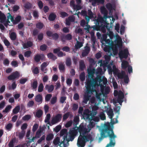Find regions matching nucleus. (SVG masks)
Masks as SVG:
<instances>
[{"instance_id": "nucleus-1", "label": "nucleus", "mask_w": 147, "mask_h": 147, "mask_svg": "<svg viewBox=\"0 0 147 147\" xmlns=\"http://www.w3.org/2000/svg\"><path fill=\"white\" fill-rule=\"evenodd\" d=\"M105 60L102 61L100 60L98 63H100V66L101 68H98L96 71V77L94 78L93 76L94 74V69H91L89 67L88 69V78L86 82V91L85 93L83 102L86 104L89 97L92 94H96L97 99L99 101H102L104 104L105 103L104 100L106 99V94H108L110 91L109 88L108 87H105L106 84L107 82V78L104 76H101L106 71V67H107L109 74L111 75L112 72L114 75L117 76L118 78L124 79L125 83H127L129 81L127 76L125 75V72L122 71L119 73L118 69L113 64L112 61L108 65V62L110 59V55H105Z\"/></svg>"}, {"instance_id": "nucleus-2", "label": "nucleus", "mask_w": 147, "mask_h": 147, "mask_svg": "<svg viewBox=\"0 0 147 147\" xmlns=\"http://www.w3.org/2000/svg\"><path fill=\"white\" fill-rule=\"evenodd\" d=\"M108 35L110 39H107V35H103V38L100 40L102 43V47L103 48L104 51L108 52L109 55H115L117 53L118 48L120 49V51L119 54V57L122 62L121 64V68L124 69L128 67V71L129 73H132V67L129 65L128 63L125 61L122 60V59L124 58H126L128 56L129 53L127 48L123 47L122 48V42L121 38L118 34L115 35V39L113 42L112 39L113 35L112 32L109 31L108 33Z\"/></svg>"}, {"instance_id": "nucleus-3", "label": "nucleus", "mask_w": 147, "mask_h": 147, "mask_svg": "<svg viewBox=\"0 0 147 147\" xmlns=\"http://www.w3.org/2000/svg\"><path fill=\"white\" fill-rule=\"evenodd\" d=\"M106 7L109 11V14L110 16H107L108 12L106 9L104 7H102L100 8V10L101 13L104 15L103 18L99 16L98 18L96 19L95 15L93 14L92 11L90 10L88 11L89 17L87 16H86V19L87 20V23L89 22L90 18H94L93 20L96 21L97 22L100 26V29H101L102 31L104 33L106 32V28L109 30H110L112 28L111 26L110 28H108V26L110 25L108 20H110V23L111 24H113L115 20L112 15L113 11V10H115L114 6L113 5H112L110 3H108L107 4Z\"/></svg>"}, {"instance_id": "nucleus-4", "label": "nucleus", "mask_w": 147, "mask_h": 147, "mask_svg": "<svg viewBox=\"0 0 147 147\" xmlns=\"http://www.w3.org/2000/svg\"><path fill=\"white\" fill-rule=\"evenodd\" d=\"M105 109L104 111H106L107 113L109 118L111 119L110 123L112 124L111 126L110 123L109 122L105 123L102 127V129H100L101 132V138H100L98 140V142H100L102 138L109 137L110 138V142L107 144L106 147H114L115 144V138L116 137V136L114 135L113 129V126L112 125L117 123V121L116 119V121L114 122L113 119H112L113 114L112 110L110 107H105Z\"/></svg>"}, {"instance_id": "nucleus-5", "label": "nucleus", "mask_w": 147, "mask_h": 147, "mask_svg": "<svg viewBox=\"0 0 147 147\" xmlns=\"http://www.w3.org/2000/svg\"><path fill=\"white\" fill-rule=\"evenodd\" d=\"M94 125V123L91 120L88 126H86L85 124L82 123L77 128L80 134L77 143L78 147H84L86 142H89L91 143L94 140L95 137L94 134L93 133H89V132Z\"/></svg>"}, {"instance_id": "nucleus-6", "label": "nucleus", "mask_w": 147, "mask_h": 147, "mask_svg": "<svg viewBox=\"0 0 147 147\" xmlns=\"http://www.w3.org/2000/svg\"><path fill=\"white\" fill-rule=\"evenodd\" d=\"M96 101L94 98H92L91 99V103L92 104L94 103V105L91 108H90V111L88 109H86L84 111L83 115V117L84 119H90V116L92 117L96 114V110L98 109V107L97 106L98 104H96V103L95 102Z\"/></svg>"}, {"instance_id": "nucleus-7", "label": "nucleus", "mask_w": 147, "mask_h": 147, "mask_svg": "<svg viewBox=\"0 0 147 147\" xmlns=\"http://www.w3.org/2000/svg\"><path fill=\"white\" fill-rule=\"evenodd\" d=\"M114 94L115 96H118L117 102H115V101L114 102L115 105L116 106V103H119L121 105L124 97L123 93L121 91L118 92L117 90H115L114 92Z\"/></svg>"}, {"instance_id": "nucleus-8", "label": "nucleus", "mask_w": 147, "mask_h": 147, "mask_svg": "<svg viewBox=\"0 0 147 147\" xmlns=\"http://www.w3.org/2000/svg\"><path fill=\"white\" fill-rule=\"evenodd\" d=\"M0 22L1 23H3L6 27L7 25L11 26L12 25V24L10 23V22L7 19H6L5 16L1 11H0Z\"/></svg>"}, {"instance_id": "nucleus-9", "label": "nucleus", "mask_w": 147, "mask_h": 147, "mask_svg": "<svg viewBox=\"0 0 147 147\" xmlns=\"http://www.w3.org/2000/svg\"><path fill=\"white\" fill-rule=\"evenodd\" d=\"M8 16H7V18L8 20L9 21V20L11 21L10 23L12 24H16L18 22H19L21 19V17L20 16H18L14 20L12 16L9 13H8Z\"/></svg>"}, {"instance_id": "nucleus-10", "label": "nucleus", "mask_w": 147, "mask_h": 147, "mask_svg": "<svg viewBox=\"0 0 147 147\" xmlns=\"http://www.w3.org/2000/svg\"><path fill=\"white\" fill-rule=\"evenodd\" d=\"M77 133V131L75 129H73L70 130L69 134H67L69 138H68V140L72 141L74 139L75 136L76 135Z\"/></svg>"}, {"instance_id": "nucleus-11", "label": "nucleus", "mask_w": 147, "mask_h": 147, "mask_svg": "<svg viewBox=\"0 0 147 147\" xmlns=\"http://www.w3.org/2000/svg\"><path fill=\"white\" fill-rule=\"evenodd\" d=\"M61 117L60 114H58L55 117H53L49 124L51 126L59 122L60 121Z\"/></svg>"}, {"instance_id": "nucleus-12", "label": "nucleus", "mask_w": 147, "mask_h": 147, "mask_svg": "<svg viewBox=\"0 0 147 147\" xmlns=\"http://www.w3.org/2000/svg\"><path fill=\"white\" fill-rule=\"evenodd\" d=\"M76 2L78 5L76 6L74 5V1H71L70 3V6L73 7L74 9L76 10V11L77 10H78L81 8V6L79 5V4L81 2V0H76Z\"/></svg>"}, {"instance_id": "nucleus-13", "label": "nucleus", "mask_w": 147, "mask_h": 147, "mask_svg": "<svg viewBox=\"0 0 147 147\" xmlns=\"http://www.w3.org/2000/svg\"><path fill=\"white\" fill-rule=\"evenodd\" d=\"M53 143L55 145H59L61 147H62L63 146L65 147L63 142L61 143H60V139L58 137L56 138L54 140Z\"/></svg>"}, {"instance_id": "nucleus-14", "label": "nucleus", "mask_w": 147, "mask_h": 147, "mask_svg": "<svg viewBox=\"0 0 147 147\" xmlns=\"http://www.w3.org/2000/svg\"><path fill=\"white\" fill-rule=\"evenodd\" d=\"M19 76V74L18 72L16 71L12 75L8 77V79L9 80H13Z\"/></svg>"}, {"instance_id": "nucleus-15", "label": "nucleus", "mask_w": 147, "mask_h": 147, "mask_svg": "<svg viewBox=\"0 0 147 147\" xmlns=\"http://www.w3.org/2000/svg\"><path fill=\"white\" fill-rule=\"evenodd\" d=\"M45 56L44 55L41 54L40 55H36L34 57L35 61L38 62L39 61L40 59L43 60L44 59Z\"/></svg>"}, {"instance_id": "nucleus-16", "label": "nucleus", "mask_w": 147, "mask_h": 147, "mask_svg": "<svg viewBox=\"0 0 147 147\" xmlns=\"http://www.w3.org/2000/svg\"><path fill=\"white\" fill-rule=\"evenodd\" d=\"M42 131V129L40 127V128L37 131L36 136L35 137H34L32 139V141L34 142V140L38 138H39L41 135V132Z\"/></svg>"}, {"instance_id": "nucleus-17", "label": "nucleus", "mask_w": 147, "mask_h": 147, "mask_svg": "<svg viewBox=\"0 0 147 147\" xmlns=\"http://www.w3.org/2000/svg\"><path fill=\"white\" fill-rule=\"evenodd\" d=\"M89 1L92 2V4L93 6H95L96 4L103 3L104 1V0H89Z\"/></svg>"}, {"instance_id": "nucleus-18", "label": "nucleus", "mask_w": 147, "mask_h": 147, "mask_svg": "<svg viewBox=\"0 0 147 147\" xmlns=\"http://www.w3.org/2000/svg\"><path fill=\"white\" fill-rule=\"evenodd\" d=\"M75 18L73 16L69 17L66 20V24L67 25H69L71 22H73L75 20Z\"/></svg>"}, {"instance_id": "nucleus-19", "label": "nucleus", "mask_w": 147, "mask_h": 147, "mask_svg": "<svg viewBox=\"0 0 147 147\" xmlns=\"http://www.w3.org/2000/svg\"><path fill=\"white\" fill-rule=\"evenodd\" d=\"M35 100L39 103V104H41L42 101V96L40 94L37 95L35 97Z\"/></svg>"}, {"instance_id": "nucleus-20", "label": "nucleus", "mask_w": 147, "mask_h": 147, "mask_svg": "<svg viewBox=\"0 0 147 147\" xmlns=\"http://www.w3.org/2000/svg\"><path fill=\"white\" fill-rule=\"evenodd\" d=\"M45 88L46 90H48L49 92H50L53 90L54 86L52 85H47L46 86Z\"/></svg>"}, {"instance_id": "nucleus-21", "label": "nucleus", "mask_w": 147, "mask_h": 147, "mask_svg": "<svg viewBox=\"0 0 147 147\" xmlns=\"http://www.w3.org/2000/svg\"><path fill=\"white\" fill-rule=\"evenodd\" d=\"M60 49L59 48H57L54 50V52L55 53H57L59 57H62L64 55V54L62 52L60 51Z\"/></svg>"}, {"instance_id": "nucleus-22", "label": "nucleus", "mask_w": 147, "mask_h": 147, "mask_svg": "<svg viewBox=\"0 0 147 147\" xmlns=\"http://www.w3.org/2000/svg\"><path fill=\"white\" fill-rule=\"evenodd\" d=\"M67 133V130L66 129H62L60 133V136H63L64 139H67V137L66 136V134Z\"/></svg>"}, {"instance_id": "nucleus-23", "label": "nucleus", "mask_w": 147, "mask_h": 147, "mask_svg": "<svg viewBox=\"0 0 147 147\" xmlns=\"http://www.w3.org/2000/svg\"><path fill=\"white\" fill-rule=\"evenodd\" d=\"M48 64V63L46 62L43 63L41 65V70L43 72H44L45 73H46L45 72V71L46 70V69L45 68L47 66Z\"/></svg>"}, {"instance_id": "nucleus-24", "label": "nucleus", "mask_w": 147, "mask_h": 147, "mask_svg": "<svg viewBox=\"0 0 147 147\" xmlns=\"http://www.w3.org/2000/svg\"><path fill=\"white\" fill-rule=\"evenodd\" d=\"M32 45V43L30 42H28L27 43H25L23 44L24 48H27L29 47H31Z\"/></svg>"}, {"instance_id": "nucleus-25", "label": "nucleus", "mask_w": 147, "mask_h": 147, "mask_svg": "<svg viewBox=\"0 0 147 147\" xmlns=\"http://www.w3.org/2000/svg\"><path fill=\"white\" fill-rule=\"evenodd\" d=\"M90 51V48L89 47L86 46L85 47V50L84 52L83 53L82 55L83 56L87 55Z\"/></svg>"}, {"instance_id": "nucleus-26", "label": "nucleus", "mask_w": 147, "mask_h": 147, "mask_svg": "<svg viewBox=\"0 0 147 147\" xmlns=\"http://www.w3.org/2000/svg\"><path fill=\"white\" fill-rule=\"evenodd\" d=\"M110 81L112 82L114 88L115 89L117 88V84L115 82V79L114 78H111L110 79Z\"/></svg>"}, {"instance_id": "nucleus-27", "label": "nucleus", "mask_w": 147, "mask_h": 147, "mask_svg": "<svg viewBox=\"0 0 147 147\" xmlns=\"http://www.w3.org/2000/svg\"><path fill=\"white\" fill-rule=\"evenodd\" d=\"M83 46V44L80 42L77 41V43L75 45V47L76 49H79L81 47Z\"/></svg>"}, {"instance_id": "nucleus-28", "label": "nucleus", "mask_w": 147, "mask_h": 147, "mask_svg": "<svg viewBox=\"0 0 147 147\" xmlns=\"http://www.w3.org/2000/svg\"><path fill=\"white\" fill-rule=\"evenodd\" d=\"M56 17V15L53 13H51L49 17V19L50 21L54 20Z\"/></svg>"}, {"instance_id": "nucleus-29", "label": "nucleus", "mask_w": 147, "mask_h": 147, "mask_svg": "<svg viewBox=\"0 0 147 147\" xmlns=\"http://www.w3.org/2000/svg\"><path fill=\"white\" fill-rule=\"evenodd\" d=\"M12 106L10 105H9L7 106L5 109L3 111L4 113H7L9 112Z\"/></svg>"}, {"instance_id": "nucleus-30", "label": "nucleus", "mask_w": 147, "mask_h": 147, "mask_svg": "<svg viewBox=\"0 0 147 147\" xmlns=\"http://www.w3.org/2000/svg\"><path fill=\"white\" fill-rule=\"evenodd\" d=\"M42 111L39 110L36 112L35 116L37 117H39L42 115Z\"/></svg>"}, {"instance_id": "nucleus-31", "label": "nucleus", "mask_w": 147, "mask_h": 147, "mask_svg": "<svg viewBox=\"0 0 147 147\" xmlns=\"http://www.w3.org/2000/svg\"><path fill=\"white\" fill-rule=\"evenodd\" d=\"M53 135L52 134H48L46 138V140L47 141L51 140L53 138Z\"/></svg>"}, {"instance_id": "nucleus-32", "label": "nucleus", "mask_w": 147, "mask_h": 147, "mask_svg": "<svg viewBox=\"0 0 147 147\" xmlns=\"http://www.w3.org/2000/svg\"><path fill=\"white\" fill-rule=\"evenodd\" d=\"M44 88V86L42 83H40L38 87V91L39 92H42L43 89Z\"/></svg>"}, {"instance_id": "nucleus-33", "label": "nucleus", "mask_w": 147, "mask_h": 147, "mask_svg": "<svg viewBox=\"0 0 147 147\" xmlns=\"http://www.w3.org/2000/svg\"><path fill=\"white\" fill-rule=\"evenodd\" d=\"M47 56L48 58L53 60H55L56 59V57L53 55V54L51 53L48 54L47 55Z\"/></svg>"}, {"instance_id": "nucleus-34", "label": "nucleus", "mask_w": 147, "mask_h": 147, "mask_svg": "<svg viewBox=\"0 0 147 147\" xmlns=\"http://www.w3.org/2000/svg\"><path fill=\"white\" fill-rule=\"evenodd\" d=\"M20 107L19 106H16L13 111V113L14 114H16L18 113L20 110Z\"/></svg>"}, {"instance_id": "nucleus-35", "label": "nucleus", "mask_w": 147, "mask_h": 147, "mask_svg": "<svg viewBox=\"0 0 147 147\" xmlns=\"http://www.w3.org/2000/svg\"><path fill=\"white\" fill-rule=\"evenodd\" d=\"M32 87L33 89H36L37 86V82L36 80H35L31 84Z\"/></svg>"}, {"instance_id": "nucleus-36", "label": "nucleus", "mask_w": 147, "mask_h": 147, "mask_svg": "<svg viewBox=\"0 0 147 147\" xmlns=\"http://www.w3.org/2000/svg\"><path fill=\"white\" fill-rule=\"evenodd\" d=\"M51 117L50 115L49 114H47L46 117L45 119V121L46 123H48L49 124V123L50 122H49V120Z\"/></svg>"}, {"instance_id": "nucleus-37", "label": "nucleus", "mask_w": 147, "mask_h": 147, "mask_svg": "<svg viewBox=\"0 0 147 147\" xmlns=\"http://www.w3.org/2000/svg\"><path fill=\"white\" fill-rule=\"evenodd\" d=\"M39 8L41 9L43 7V3L42 1L40 0H38L37 2Z\"/></svg>"}, {"instance_id": "nucleus-38", "label": "nucleus", "mask_w": 147, "mask_h": 147, "mask_svg": "<svg viewBox=\"0 0 147 147\" xmlns=\"http://www.w3.org/2000/svg\"><path fill=\"white\" fill-rule=\"evenodd\" d=\"M59 69L61 72H63L64 70V65L62 63L60 64L59 66Z\"/></svg>"}, {"instance_id": "nucleus-39", "label": "nucleus", "mask_w": 147, "mask_h": 147, "mask_svg": "<svg viewBox=\"0 0 147 147\" xmlns=\"http://www.w3.org/2000/svg\"><path fill=\"white\" fill-rule=\"evenodd\" d=\"M79 121V117L78 116H76L74 120V124L76 125L78 124Z\"/></svg>"}, {"instance_id": "nucleus-40", "label": "nucleus", "mask_w": 147, "mask_h": 147, "mask_svg": "<svg viewBox=\"0 0 147 147\" xmlns=\"http://www.w3.org/2000/svg\"><path fill=\"white\" fill-rule=\"evenodd\" d=\"M10 37L12 40H14L16 37V34L14 32H11L10 34Z\"/></svg>"}, {"instance_id": "nucleus-41", "label": "nucleus", "mask_w": 147, "mask_h": 147, "mask_svg": "<svg viewBox=\"0 0 147 147\" xmlns=\"http://www.w3.org/2000/svg\"><path fill=\"white\" fill-rule=\"evenodd\" d=\"M31 118V116L30 115H26L24 116L22 118L24 121H28Z\"/></svg>"}, {"instance_id": "nucleus-42", "label": "nucleus", "mask_w": 147, "mask_h": 147, "mask_svg": "<svg viewBox=\"0 0 147 147\" xmlns=\"http://www.w3.org/2000/svg\"><path fill=\"white\" fill-rule=\"evenodd\" d=\"M61 128V125H59L56 126L55 128L54 129V130L56 133L58 132Z\"/></svg>"}, {"instance_id": "nucleus-43", "label": "nucleus", "mask_w": 147, "mask_h": 147, "mask_svg": "<svg viewBox=\"0 0 147 147\" xmlns=\"http://www.w3.org/2000/svg\"><path fill=\"white\" fill-rule=\"evenodd\" d=\"M38 125L37 124H34L33 126L32 131L33 132H35L38 128Z\"/></svg>"}, {"instance_id": "nucleus-44", "label": "nucleus", "mask_w": 147, "mask_h": 147, "mask_svg": "<svg viewBox=\"0 0 147 147\" xmlns=\"http://www.w3.org/2000/svg\"><path fill=\"white\" fill-rule=\"evenodd\" d=\"M99 116L102 120H104L105 119L106 117L103 113H100Z\"/></svg>"}, {"instance_id": "nucleus-45", "label": "nucleus", "mask_w": 147, "mask_h": 147, "mask_svg": "<svg viewBox=\"0 0 147 147\" xmlns=\"http://www.w3.org/2000/svg\"><path fill=\"white\" fill-rule=\"evenodd\" d=\"M43 24L41 23H38L36 25V28L39 29H41L43 27Z\"/></svg>"}, {"instance_id": "nucleus-46", "label": "nucleus", "mask_w": 147, "mask_h": 147, "mask_svg": "<svg viewBox=\"0 0 147 147\" xmlns=\"http://www.w3.org/2000/svg\"><path fill=\"white\" fill-rule=\"evenodd\" d=\"M15 141V139H13L9 143V147H13V146L14 142Z\"/></svg>"}, {"instance_id": "nucleus-47", "label": "nucleus", "mask_w": 147, "mask_h": 147, "mask_svg": "<svg viewBox=\"0 0 147 147\" xmlns=\"http://www.w3.org/2000/svg\"><path fill=\"white\" fill-rule=\"evenodd\" d=\"M85 76V74L84 73H82L80 75V78L82 81H83L84 80Z\"/></svg>"}, {"instance_id": "nucleus-48", "label": "nucleus", "mask_w": 147, "mask_h": 147, "mask_svg": "<svg viewBox=\"0 0 147 147\" xmlns=\"http://www.w3.org/2000/svg\"><path fill=\"white\" fill-rule=\"evenodd\" d=\"M31 54V52L30 51H27L24 53V56L25 57H30Z\"/></svg>"}, {"instance_id": "nucleus-49", "label": "nucleus", "mask_w": 147, "mask_h": 147, "mask_svg": "<svg viewBox=\"0 0 147 147\" xmlns=\"http://www.w3.org/2000/svg\"><path fill=\"white\" fill-rule=\"evenodd\" d=\"M25 132L24 131H22L19 135V137L20 138H22L24 136Z\"/></svg>"}, {"instance_id": "nucleus-50", "label": "nucleus", "mask_w": 147, "mask_h": 147, "mask_svg": "<svg viewBox=\"0 0 147 147\" xmlns=\"http://www.w3.org/2000/svg\"><path fill=\"white\" fill-rule=\"evenodd\" d=\"M28 80L27 78H22L20 80V83L21 84L25 83Z\"/></svg>"}, {"instance_id": "nucleus-51", "label": "nucleus", "mask_w": 147, "mask_h": 147, "mask_svg": "<svg viewBox=\"0 0 147 147\" xmlns=\"http://www.w3.org/2000/svg\"><path fill=\"white\" fill-rule=\"evenodd\" d=\"M12 126V124L11 123H9L6 125L5 127L6 129L8 130H10Z\"/></svg>"}, {"instance_id": "nucleus-52", "label": "nucleus", "mask_w": 147, "mask_h": 147, "mask_svg": "<svg viewBox=\"0 0 147 147\" xmlns=\"http://www.w3.org/2000/svg\"><path fill=\"white\" fill-rule=\"evenodd\" d=\"M57 99V98L56 97V96H55V97H53L52 98L51 101V103L52 104H54V103H55L56 102Z\"/></svg>"}, {"instance_id": "nucleus-53", "label": "nucleus", "mask_w": 147, "mask_h": 147, "mask_svg": "<svg viewBox=\"0 0 147 147\" xmlns=\"http://www.w3.org/2000/svg\"><path fill=\"white\" fill-rule=\"evenodd\" d=\"M5 105V102L4 101H3L0 103V110L4 107Z\"/></svg>"}, {"instance_id": "nucleus-54", "label": "nucleus", "mask_w": 147, "mask_h": 147, "mask_svg": "<svg viewBox=\"0 0 147 147\" xmlns=\"http://www.w3.org/2000/svg\"><path fill=\"white\" fill-rule=\"evenodd\" d=\"M33 72L34 74H38L39 72V69L37 67H35L33 69Z\"/></svg>"}, {"instance_id": "nucleus-55", "label": "nucleus", "mask_w": 147, "mask_h": 147, "mask_svg": "<svg viewBox=\"0 0 147 147\" xmlns=\"http://www.w3.org/2000/svg\"><path fill=\"white\" fill-rule=\"evenodd\" d=\"M8 5H10L11 4H14L15 2V0H8Z\"/></svg>"}, {"instance_id": "nucleus-56", "label": "nucleus", "mask_w": 147, "mask_h": 147, "mask_svg": "<svg viewBox=\"0 0 147 147\" xmlns=\"http://www.w3.org/2000/svg\"><path fill=\"white\" fill-rule=\"evenodd\" d=\"M27 127V124L26 123L23 124L21 127V129L22 130L25 129Z\"/></svg>"}, {"instance_id": "nucleus-57", "label": "nucleus", "mask_w": 147, "mask_h": 147, "mask_svg": "<svg viewBox=\"0 0 147 147\" xmlns=\"http://www.w3.org/2000/svg\"><path fill=\"white\" fill-rule=\"evenodd\" d=\"M47 46L45 45H42L40 46V49L41 50L43 51H45L47 49Z\"/></svg>"}, {"instance_id": "nucleus-58", "label": "nucleus", "mask_w": 147, "mask_h": 147, "mask_svg": "<svg viewBox=\"0 0 147 147\" xmlns=\"http://www.w3.org/2000/svg\"><path fill=\"white\" fill-rule=\"evenodd\" d=\"M125 27L123 26H121V27L120 34H123L124 32Z\"/></svg>"}, {"instance_id": "nucleus-59", "label": "nucleus", "mask_w": 147, "mask_h": 147, "mask_svg": "<svg viewBox=\"0 0 147 147\" xmlns=\"http://www.w3.org/2000/svg\"><path fill=\"white\" fill-rule=\"evenodd\" d=\"M52 96L51 94H47L45 97V100L47 101H48L49 100Z\"/></svg>"}, {"instance_id": "nucleus-60", "label": "nucleus", "mask_w": 147, "mask_h": 147, "mask_svg": "<svg viewBox=\"0 0 147 147\" xmlns=\"http://www.w3.org/2000/svg\"><path fill=\"white\" fill-rule=\"evenodd\" d=\"M119 27L120 25L119 24H116L115 29L119 33Z\"/></svg>"}, {"instance_id": "nucleus-61", "label": "nucleus", "mask_w": 147, "mask_h": 147, "mask_svg": "<svg viewBox=\"0 0 147 147\" xmlns=\"http://www.w3.org/2000/svg\"><path fill=\"white\" fill-rule=\"evenodd\" d=\"M66 64L67 66H69L71 64V61L68 58L67 59Z\"/></svg>"}, {"instance_id": "nucleus-62", "label": "nucleus", "mask_w": 147, "mask_h": 147, "mask_svg": "<svg viewBox=\"0 0 147 147\" xmlns=\"http://www.w3.org/2000/svg\"><path fill=\"white\" fill-rule=\"evenodd\" d=\"M32 142H33L32 141V139L31 140H30L29 141H28L27 143H26L24 145V147H28V146L30 145V143Z\"/></svg>"}, {"instance_id": "nucleus-63", "label": "nucleus", "mask_w": 147, "mask_h": 147, "mask_svg": "<svg viewBox=\"0 0 147 147\" xmlns=\"http://www.w3.org/2000/svg\"><path fill=\"white\" fill-rule=\"evenodd\" d=\"M72 80L68 78L67 79V81H66V83L67 85H69V86H70V85L72 83Z\"/></svg>"}, {"instance_id": "nucleus-64", "label": "nucleus", "mask_w": 147, "mask_h": 147, "mask_svg": "<svg viewBox=\"0 0 147 147\" xmlns=\"http://www.w3.org/2000/svg\"><path fill=\"white\" fill-rule=\"evenodd\" d=\"M72 121H68L65 125V126L66 127H69L72 124Z\"/></svg>"}]
</instances>
